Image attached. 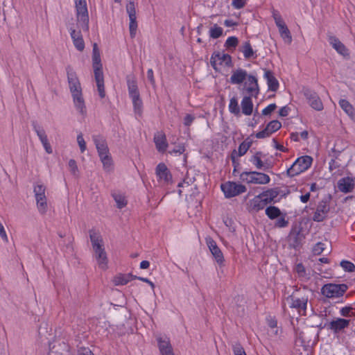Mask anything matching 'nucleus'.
Here are the masks:
<instances>
[{"instance_id": "obj_9", "label": "nucleus", "mask_w": 355, "mask_h": 355, "mask_svg": "<svg viewBox=\"0 0 355 355\" xmlns=\"http://www.w3.org/2000/svg\"><path fill=\"white\" fill-rule=\"evenodd\" d=\"M329 200L323 199L319 202L316 210L313 216V220L315 222H322L327 218L330 211Z\"/></svg>"}, {"instance_id": "obj_49", "label": "nucleus", "mask_w": 355, "mask_h": 355, "mask_svg": "<svg viewBox=\"0 0 355 355\" xmlns=\"http://www.w3.org/2000/svg\"><path fill=\"white\" fill-rule=\"evenodd\" d=\"M237 157V151L236 150H233L230 155L232 165L234 166L233 175H235L237 171V168L240 166L239 161L236 159Z\"/></svg>"}, {"instance_id": "obj_19", "label": "nucleus", "mask_w": 355, "mask_h": 355, "mask_svg": "<svg viewBox=\"0 0 355 355\" xmlns=\"http://www.w3.org/2000/svg\"><path fill=\"white\" fill-rule=\"evenodd\" d=\"M248 76L249 74L246 70L242 68H238L232 71L230 82L233 85H240L243 83Z\"/></svg>"}, {"instance_id": "obj_44", "label": "nucleus", "mask_w": 355, "mask_h": 355, "mask_svg": "<svg viewBox=\"0 0 355 355\" xmlns=\"http://www.w3.org/2000/svg\"><path fill=\"white\" fill-rule=\"evenodd\" d=\"M217 60H220V64H221L223 62H225V64L227 67H232V60L230 55L227 53H220V57L216 58Z\"/></svg>"}, {"instance_id": "obj_12", "label": "nucleus", "mask_w": 355, "mask_h": 355, "mask_svg": "<svg viewBox=\"0 0 355 355\" xmlns=\"http://www.w3.org/2000/svg\"><path fill=\"white\" fill-rule=\"evenodd\" d=\"M350 320L341 318H337L330 322L325 324V327L328 329L332 331L334 334H338L344 331L345 329L349 326Z\"/></svg>"}, {"instance_id": "obj_36", "label": "nucleus", "mask_w": 355, "mask_h": 355, "mask_svg": "<svg viewBox=\"0 0 355 355\" xmlns=\"http://www.w3.org/2000/svg\"><path fill=\"white\" fill-rule=\"evenodd\" d=\"M266 202L263 200V198L261 197V195L259 194L257 196H255L252 200H251V207L254 210L259 211L261 209H263L266 206Z\"/></svg>"}, {"instance_id": "obj_3", "label": "nucleus", "mask_w": 355, "mask_h": 355, "mask_svg": "<svg viewBox=\"0 0 355 355\" xmlns=\"http://www.w3.org/2000/svg\"><path fill=\"white\" fill-rule=\"evenodd\" d=\"M348 289V286L345 284H327L321 288V293L327 298H340L343 297Z\"/></svg>"}, {"instance_id": "obj_26", "label": "nucleus", "mask_w": 355, "mask_h": 355, "mask_svg": "<svg viewBox=\"0 0 355 355\" xmlns=\"http://www.w3.org/2000/svg\"><path fill=\"white\" fill-rule=\"evenodd\" d=\"M154 142L156 146L157 150L160 153H164L166 150L168 143L166 141V136L162 132H158L154 136Z\"/></svg>"}, {"instance_id": "obj_41", "label": "nucleus", "mask_w": 355, "mask_h": 355, "mask_svg": "<svg viewBox=\"0 0 355 355\" xmlns=\"http://www.w3.org/2000/svg\"><path fill=\"white\" fill-rule=\"evenodd\" d=\"M132 101L134 110L135 113L141 114L142 111L143 103L141 99L140 95L130 97Z\"/></svg>"}, {"instance_id": "obj_14", "label": "nucleus", "mask_w": 355, "mask_h": 355, "mask_svg": "<svg viewBox=\"0 0 355 355\" xmlns=\"http://www.w3.org/2000/svg\"><path fill=\"white\" fill-rule=\"evenodd\" d=\"M155 173L159 180L165 184L172 182V175L165 164L159 163L156 166Z\"/></svg>"}, {"instance_id": "obj_51", "label": "nucleus", "mask_w": 355, "mask_h": 355, "mask_svg": "<svg viewBox=\"0 0 355 355\" xmlns=\"http://www.w3.org/2000/svg\"><path fill=\"white\" fill-rule=\"evenodd\" d=\"M279 31L280 33L281 36L284 39H288V42H291L292 40V37L291 35L290 31L288 30L286 25L282 26L280 28H279Z\"/></svg>"}, {"instance_id": "obj_5", "label": "nucleus", "mask_w": 355, "mask_h": 355, "mask_svg": "<svg viewBox=\"0 0 355 355\" xmlns=\"http://www.w3.org/2000/svg\"><path fill=\"white\" fill-rule=\"evenodd\" d=\"M225 198H230L246 191L245 186L234 182H227L220 185Z\"/></svg>"}, {"instance_id": "obj_37", "label": "nucleus", "mask_w": 355, "mask_h": 355, "mask_svg": "<svg viewBox=\"0 0 355 355\" xmlns=\"http://www.w3.org/2000/svg\"><path fill=\"white\" fill-rule=\"evenodd\" d=\"M112 196L116 203L119 209H122L127 205L128 201L123 194L120 192H113Z\"/></svg>"}, {"instance_id": "obj_33", "label": "nucleus", "mask_w": 355, "mask_h": 355, "mask_svg": "<svg viewBox=\"0 0 355 355\" xmlns=\"http://www.w3.org/2000/svg\"><path fill=\"white\" fill-rule=\"evenodd\" d=\"M31 123L33 130L36 132L41 143L43 144L44 142L48 141L49 140L47 138V135L44 128L42 126H40L36 121H33Z\"/></svg>"}, {"instance_id": "obj_55", "label": "nucleus", "mask_w": 355, "mask_h": 355, "mask_svg": "<svg viewBox=\"0 0 355 355\" xmlns=\"http://www.w3.org/2000/svg\"><path fill=\"white\" fill-rule=\"evenodd\" d=\"M324 244L322 242L317 243L313 248V252L315 255H320L324 250Z\"/></svg>"}, {"instance_id": "obj_15", "label": "nucleus", "mask_w": 355, "mask_h": 355, "mask_svg": "<svg viewBox=\"0 0 355 355\" xmlns=\"http://www.w3.org/2000/svg\"><path fill=\"white\" fill-rule=\"evenodd\" d=\"M207 244L217 263L219 266H223L225 261L223 254L217 245L216 241L209 239L207 241Z\"/></svg>"}, {"instance_id": "obj_27", "label": "nucleus", "mask_w": 355, "mask_h": 355, "mask_svg": "<svg viewBox=\"0 0 355 355\" xmlns=\"http://www.w3.org/2000/svg\"><path fill=\"white\" fill-rule=\"evenodd\" d=\"M94 73L98 94L101 98H103L105 96L103 73V71Z\"/></svg>"}, {"instance_id": "obj_4", "label": "nucleus", "mask_w": 355, "mask_h": 355, "mask_svg": "<svg viewBox=\"0 0 355 355\" xmlns=\"http://www.w3.org/2000/svg\"><path fill=\"white\" fill-rule=\"evenodd\" d=\"M240 180L248 184H266L270 182V177L257 171H244L240 175Z\"/></svg>"}, {"instance_id": "obj_63", "label": "nucleus", "mask_w": 355, "mask_h": 355, "mask_svg": "<svg viewBox=\"0 0 355 355\" xmlns=\"http://www.w3.org/2000/svg\"><path fill=\"white\" fill-rule=\"evenodd\" d=\"M295 270L300 277H304L306 275V270L302 263H297L295 267Z\"/></svg>"}, {"instance_id": "obj_50", "label": "nucleus", "mask_w": 355, "mask_h": 355, "mask_svg": "<svg viewBox=\"0 0 355 355\" xmlns=\"http://www.w3.org/2000/svg\"><path fill=\"white\" fill-rule=\"evenodd\" d=\"M238 44H239L238 38L234 36H231L227 39V40L225 43V46L227 49H230V48L234 49L236 47Z\"/></svg>"}, {"instance_id": "obj_47", "label": "nucleus", "mask_w": 355, "mask_h": 355, "mask_svg": "<svg viewBox=\"0 0 355 355\" xmlns=\"http://www.w3.org/2000/svg\"><path fill=\"white\" fill-rule=\"evenodd\" d=\"M99 157H100L101 160L103 164L104 168L107 169V170L110 169V168L111 167V166L112 164V161L111 157L108 155V153L102 155Z\"/></svg>"}, {"instance_id": "obj_1", "label": "nucleus", "mask_w": 355, "mask_h": 355, "mask_svg": "<svg viewBox=\"0 0 355 355\" xmlns=\"http://www.w3.org/2000/svg\"><path fill=\"white\" fill-rule=\"evenodd\" d=\"M313 158L309 155L298 157L295 162L287 169V175L294 177L306 171L311 166Z\"/></svg>"}, {"instance_id": "obj_28", "label": "nucleus", "mask_w": 355, "mask_h": 355, "mask_svg": "<svg viewBox=\"0 0 355 355\" xmlns=\"http://www.w3.org/2000/svg\"><path fill=\"white\" fill-rule=\"evenodd\" d=\"M240 51L243 53V56L246 60L257 58V54L253 50L250 41H245L241 46Z\"/></svg>"}, {"instance_id": "obj_17", "label": "nucleus", "mask_w": 355, "mask_h": 355, "mask_svg": "<svg viewBox=\"0 0 355 355\" xmlns=\"http://www.w3.org/2000/svg\"><path fill=\"white\" fill-rule=\"evenodd\" d=\"M337 187L344 193H350L355 188V179L351 177L342 178L338 181Z\"/></svg>"}, {"instance_id": "obj_32", "label": "nucleus", "mask_w": 355, "mask_h": 355, "mask_svg": "<svg viewBox=\"0 0 355 355\" xmlns=\"http://www.w3.org/2000/svg\"><path fill=\"white\" fill-rule=\"evenodd\" d=\"M73 103L76 109L80 112V114H84L86 113V107L85 101L83 97L82 92L78 94H73Z\"/></svg>"}, {"instance_id": "obj_2", "label": "nucleus", "mask_w": 355, "mask_h": 355, "mask_svg": "<svg viewBox=\"0 0 355 355\" xmlns=\"http://www.w3.org/2000/svg\"><path fill=\"white\" fill-rule=\"evenodd\" d=\"M78 26L83 31H89V15L85 0H75Z\"/></svg>"}, {"instance_id": "obj_13", "label": "nucleus", "mask_w": 355, "mask_h": 355, "mask_svg": "<svg viewBox=\"0 0 355 355\" xmlns=\"http://www.w3.org/2000/svg\"><path fill=\"white\" fill-rule=\"evenodd\" d=\"M282 127V123L278 120H273L270 121L266 128L261 131L258 132L255 137L257 139H263L270 137L273 132L279 130Z\"/></svg>"}, {"instance_id": "obj_38", "label": "nucleus", "mask_w": 355, "mask_h": 355, "mask_svg": "<svg viewBox=\"0 0 355 355\" xmlns=\"http://www.w3.org/2000/svg\"><path fill=\"white\" fill-rule=\"evenodd\" d=\"M252 144V141L249 137L245 139L241 144H240L239 146L237 156L241 157L247 153L248 149L250 148Z\"/></svg>"}, {"instance_id": "obj_45", "label": "nucleus", "mask_w": 355, "mask_h": 355, "mask_svg": "<svg viewBox=\"0 0 355 355\" xmlns=\"http://www.w3.org/2000/svg\"><path fill=\"white\" fill-rule=\"evenodd\" d=\"M223 30L221 27L218 26L216 24H215L213 27L210 28V37L213 39H217L223 35Z\"/></svg>"}, {"instance_id": "obj_30", "label": "nucleus", "mask_w": 355, "mask_h": 355, "mask_svg": "<svg viewBox=\"0 0 355 355\" xmlns=\"http://www.w3.org/2000/svg\"><path fill=\"white\" fill-rule=\"evenodd\" d=\"M279 193V189L274 188L268 189L267 191H263L260 194L261 195L263 200H264L266 205H268L274 201L275 198H276L278 196Z\"/></svg>"}, {"instance_id": "obj_6", "label": "nucleus", "mask_w": 355, "mask_h": 355, "mask_svg": "<svg viewBox=\"0 0 355 355\" xmlns=\"http://www.w3.org/2000/svg\"><path fill=\"white\" fill-rule=\"evenodd\" d=\"M66 72L67 76V80L69 83V87L71 95L82 92L80 83L76 74V72L73 70L71 65L66 67Z\"/></svg>"}, {"instance_id": "obj_52", "label": "nucleus", "mask_w": 355, "mask_h": 355, "mask_svg": "<svg viewBox=\"0 0 355 355\" xmlns=\"http://www.w3.org/2000/svg\"><path fill=\"white\" fill-rule=\"evenodd\" d=\"M126 11L130 17H135L136 16V10L135 2L132 0H129L128 4L126 5Z\"/></svg>"}, {"instance_id": "obj_42", "label": "nucleus", "mask_w": 355, "mask_h": 355, "mask_svg": "<svg viewBox=\"0 0 355 355\" xmlns=\"http://www.w3.org/2000/svg\"><path fill=\"white\" fill-rule=\"evenodd\" d=\"M130 24H129V30H130V35L131 38H134L136 35L137 29V17H130Z\"/></svg>"}, {"instance_id": "obj_16", "label": "nucleus", "mask_w": 355, "mask_h": 355, "mask_svg": "<svg viewBox=\"0 0 355 355\" xmlns=\"http://www.w3.org/2000/svg\"><path fill=\"white\" fill-rule=\"evenodd\" d=\"M263 156V153L258 151L251 157L250 162L259 170L269 171L272 166L270 162H268L267 160L265 162L262 161L261 158Z\"/></svg>"}, {"instance_id": "obj_58", "label": "nucleus", "mask_w": 355, "mask_h": 355, "mask_svg": "<svg viewBox=\"0 0 355 355\" xmlns=\"http://www.w3.org/2000/svg\"><path fill=\"white\" fill-rule=\"evenodd\" d=\"M276 108L277 105L275 103L270 104L262 110V114L264 116L270 115Z\"/></svg>"}, {"instance_id": "obj_21", "label": "nucleus", "mask_w": 355, "mask_h": 355, "mask_svg": "<svg viewBox=\"0 0 355 355\" xmlns=\"http://www.w3.org/2000/svg\"><path fill=\"white\" fill-rule=\"evenodd\" d=\"M92 67L94 72L103 71L100 50L96 43L93 44L92 49Z\"/></svg>"}, {"instance_id": "obj_31", "label": "nucleus", "mask_w": 355, "mask_h": 355, "mask_svg": "<svg viewBox=\"0 0 355 355\" xmlns=\"http://www.w3.org/2000/svg\"><path fill=\"white\" fill-rule=\"evenodd\" d=\"M36 204L38 209V211L42 214H44L47 211V200L45 193L42 194H36L35 195Z\"/></svg>"}, {"instance_id": "obj_23", "label": "nucleus", "mask_w": 355, "mask_h": 355, "mask_svg": "<svg viewBox=\"0 0 355 355\" xmlns=\"http://www.w3.org/2000/svg\"><path fill=\"white\" fill-rule=\"evenodd\" d=\"M264 78L267 81L268 90L272 92H276L279 88V82L275 77L272 71L267 69H264Z\"/></svg>"}, {"instance_id": "obj_62", "label": "nucleus", "mask_w": 355, "mask_h": 355, "mask_svg": "<svg viewBox=\"0 0 355 355\" xmlns=\"http://www.w3.org/2000/svg\"><path fill=\"white\" fill-rule=\"evenodd\" d=\"M195 119V116L191 114H187L184 118V125L189 127Z\"/></svg>"}, {"instance_id": "obj_64", "label": "nucleus", "mask_w": 355, "mask_h": 355, "mask_svg": "<svg viewBox=\"0 0 355 355\" xmlns=\"http://www.w3.org/2000/svg\"><path fill=\"white\" fill-rule=\"evenodd\" d=\"M245 0H233L232 5L236 9H241L245 6Z\"/></svg>"}, {"instance_id": "obj_43", "label": "nucleus", "mask_w": 355, "mask_h": 355, "mask_svg": "<svg viewBox=\"0 0 355 355\" xmlns=\"http://www.w3.org/2000/svg\"><path fill=\"white\" fill-rule=\"evenodd\" d=\"M339 105L341 108L348 114L352 115L354 114V108L352 105L345 99H341L339 101Z\"/></svg>"}, {"instance_id": "obj_11", "label": "nucleus", "mask_w": 355, "mask_h": 355, "mask_svg": "<svg viewBox=\"0 0 355 355\" xmlns=\"http://www.w3.org/2000/svg\"><path fill=\"white\" fill-rule=\"evenodd\" d=\"M157 345L162 355H175L168 337L166 335L156 336Z\"/></svg>"}, {"instance_id": "obj_57", "label": "nucleus", "mask_w": 355, "mask_h": 355, "mask_svg": "<svg viewBox=\"0 0 355 355\" xmlns=\"http://www.w3.org/2000/svg\"><path fill=\"white\" fill-rule=\"evenodd\" d=\"M46 191V187L42 184H38L37 183L34 186L33 192L35 195L36 194H42L45 193Z\"/></svg>"}, {"instance_id": "obj_53", "label": "nucleus", "mask_w": 355, "mask_h": 355, "mask_svg": "<svg viewBox=\"0 0 355 355\" xmlns=\"http://www.w3.org/2000/svg\"><path fill=\"white\" fill-rule=\"evenodd\" d=\"M73 43L78 51H83L84 50L85 42L83 40V36L80 37L75 38L73 40Z\"/></svg>"}, {"instance_id": "obj_40", "label": "nucleus", "mask_w": 355, "mask_h": 355, "mask_svg": "<svg viewBox=\"0 0 355 355\" xmlns=\"http://www.w3.org/2000/svg\"><path fill=\"white\" fill-rule=\"evenodd\" d=\"M135 275L132 274L128 275H121L115 277V284L116 285H125L128 284L130 281L134 279Z\"/></svg>"}, {"instance_id": "obj_54", "label": "nucleus", "mask_w": 355, "mask_h": 355, "mask_svg": "<svg viewBox=\"0 0 355 355\" xmlns=\"http://www.w3.org/2000/svg\"><path fill=\"white\" fill-rule=\"evenodd\" d=\"M233 352L234 355H247L244 348L239 343L233 345Z\"/></svg>"}, {"instance_id": "obj_8", "label": "nucleus", "mask_w": 355, "mask_h": 355, "mask_svg": "<svg viewBox=\"0 0 355 355\" xmlns=\"http://www.w3.org/2000/svg\"><path fill=\"white\" fill-rule=\"evenodd\" d=\"M303 94L306 98L308 100L310 106L313 109L317 111H321L323 110V103L315 91L308 87H304Z\"/></svg>"}, {"instance_id": "obj_39", "label": "nucleus", "mask_w": 355, "mask_h": 355, "mask_svg": "<svg viewBox=\"0 0 355 355\" xmlns=\"http://www.w3.org/2000/svg\"><path fill=\"white\" fill-rule=\"evenodd\" d=\"M229 110L231 113L236 116H239L241 114L237 98L234 96L232 97L230 101Z\"/></svg>"}, {"instance_id": "obj_34", "label": "nucleus", "mask_w": 355, "mask_h": 355, "mask_svg": "<svg viewBox=\"0 0 355 355\" xmlns=\"http://www.w3.org/2000/svg\"><path fill=\"white\" fill-rule=\"evenodd\" d=\"M89 238L92 244V248H95L96 245H103V241L101 236L94 229L89 230Z\"/></svg>"}, {"instance_id": "obj_59", "label": "nucleus", "mask_w": 355, "mask_h": 355, "mask_svg": "<svg viewBox=\"0 0 355 355\" xmlns=\"http://www.w3.org/2000/svg\"><path fill=\"white\" fill-rule=\"evenodd\" d=\"M220 57V52L218 51H215L212 53L211 55V57L210 58V64L211 65V67L214 69V70L217 71V67H216V58H219Z\"/></svg>"}, {"instance_id": "obj_10", "label": "nucleus", "mask_w": 355, "mask_h": 355, "mask_svg": "<svg viewBox=\"0 0 355 355\" xmlns=\"http://www.w3.org/2000/svg\"><path fill=\"white\" fill-rule=\"evenodd\" d=\"M243 89H245L251 96H254L255 98L257 97L260 89L258 79L256 76L249 74V76L244 83Z\"/></svg>"}, {"instance_id": "obj_7", "label": "nucleus", "mask_w": 355, "mask_h": 355, "mask_svg": "<svg viewBox=\"0 0 355 355\" xmlns=\"http://www.w3.org/2000/svg\"><path fill=\"white\" fill-rule=\"evenodd\" d=\"M305 236L300 227H293L289 234V245L291 248L298 250L301 248Z\"/></svg>"}, {"instance_id": "obj_46", "label": "nucleus", "mask_w": 355, "mask_h": 355, "mask_svg": "<svg viewBox=\"0 0 355 355\" xmlns=\"http://www.w3.org/2000/svg\"><path fill=\"white\" fill-rule=\"evenodd\" d=\"M340 266L345 272H352L355 271V265L349 261L343 260L340 261Z\"/></svg>"}, {"instance_id": "obj_24", "label": "nucleus", "mask_w": 355, "mask_h": 355, "mask_svg": "<svg viewBox=\"0 0 355 355\" xmlns=\"http://www.w3.org/2000/svg\"><path fill=\"white\" fill-rule=\"evenodd\" d=\"M126 81L129 96L132 97L140 95L135 76L134 75H128L126 76Z\"/></svg>"}, {"instance_id": "obj_48", "label": "nucleus", "mask_w": 355, "mask_h": 355, "mask_svg": "<svg viewBox=\"0 0 355 355\" xmlns=\"http://www.w3.org/2000/svg\"><path fill=\"white\" fill-rule=\"evenodd\" d=\"M286 214H282V215L277 218V220L275 222V226L276 227L282 228V227H286L288 225V220H286Z\"/></svg>"}, {"instance_id": "obj_35", "label": "nucleus", "mask_w": 355, "mask_h": 355, "mask_svg": "<svg viewBox=\"0 0 355 355\" xmlns=\"http://www.w3.org/2000/svg\"><path fill=\"white\" fill-rule=\"evenodd\" d=\"M266 216L271 220L278 218L282 215L280 209L275 206H268L265 210Z\"/></svg>"}, {"instance_id": "obj_25", "label": "nucleus", "mask_w": 355, "mask_h": 355, "mask_svg": "<svg viewBox=\"0 0 355 355\" xmlns=\"http://www.w3.org/2000/svg\"><path fill=\"white\" fill-rule=\"evenodd\" d=\"M93 141L99 156L108 153V148L103 137L101 135H94L93 136Z\"/></svg>"}, {"instance_id": "obj_61", "label": "nucleus", "mask_w": 355, "mask_h": 355, "mask_svg": "<svg viewBox=\"0 0 355 355\" xmlns=\"http://www.w3.org/2000/svg\"><path fill=\"white\" fill-rule=\"evenodd\" d=\"M77 141L78 143L80 151L83 153L86 150V143L81 134L78 135Z\"/></svg>"}, {"instance_id": "obj_56", "label": "nucleus", "mask_w": 355, "mask_h": 355, "mask_svg": "<svg viewBox=\"0 0 355 355\" xmlns=\"http://www.w3.org/2000/svg\"><path fill=\"white\" fill-rule=\"evenodd\" d=\"M69 168L70 169V171L73 175H76L78 173V168L76 164V162L71 159L69 161Z\"/></svg>"}, {"instance_id": "obj_18", "label": "nucleus", "mask_w": 355, "mask_h": 355, "mask_svg": "<svg viewBox=\"0 0 355 355\" xmlns=\"http://www.w3.org/2000/svg\"><path fill=\"white\" fill-rule=\"evenodd\" d=\"M93 250L99 267L105 269L107 264V257L103 245H96L93 248Z\"/></svg>"}, {"instance_id": "obj_60", "label": "nucleus", "mask_w": 355, "mask_h": 355, "mask_svg": "<svg viewBox=\"0 0 355 355\" xmlns=\"http://www.w3.org/2000/svg\"><path fill=\"white\" fill-rule=\"evenodd\" d=\"M352 310H353V308L350 306H345L340 309V313L343 317H351L352 316L351 313H352Z\"/></svg>"}, {"instance_id": "obj_22", "label": "nucleus", "mask_w": 355, "mask_h": 355, "mask_svg": "<svg viewBox=\"0 0 355 355\" xmlns=\"http://www.w3.org/2000/svg\"><path fill=\"white\" fill-rule=\"evenodd\" d=\"M291 300V308H294L298 310L299 312L301 311H305L307 306L308 297L302 296L301 297H295L294 296L289 297Z\"/></svg>"}, {"instance_id": "obj_29", "label": "nucleus", "mask_w": 355, "mask_h": 355, "mask_svg": "<svg viewBox=\"0 0 355 355\" xmlns=\"http://www.w3.org/2000/svg\"><path fill=\"white\" fill-rule=\"evenodd\" d=\"M241 105L243 114L247 116L250 115L253 111V103L251 96H244L242 99Z\"/></svg>"}, {"instance_id": "obj_20", "label": "nucleus", "mask_w": 355, "mask_h": 355, "mask_svg": "<svg viewBox=\"0 0 355 355\" xmlns=\"http://www.w3.org/2000/svg\"><path fill=\"white\" fill-rule=\"evenodd\" d=\"M328 41L329 44L332 46V47L340 55L345 56H349V51L346 48V46L337 38L334 35L328 36Z\"/></svg>"}]
</instances>
